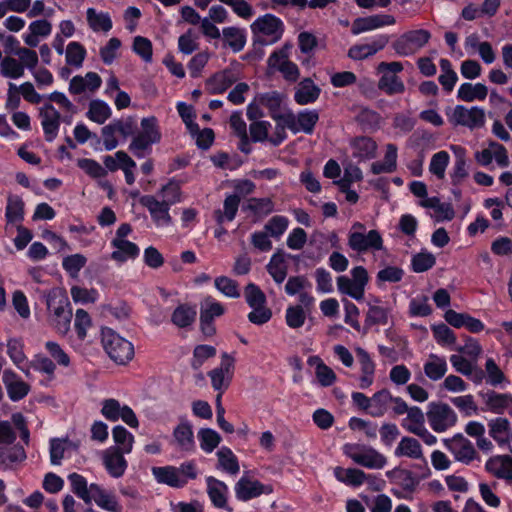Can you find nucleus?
Instances as JSON below:
<instances>
[{"mask_svg":"<svg viewBox=\"0 0 512 512\" xmlns=\"http://www.w3.org/2000/svg\"><path fill=\"white\" fill-rule=\"evenodd\" d=\"M350 147L353 149V157L359 161L371 160L376 157L378 145L369 136H356L350 140Z\"/></svg>","mask_w":512,"mask_h":512,"instance_id":"22","label":"nucleus"},{"mask_svg":"<svg viewBox=\"0 0 512 512\" xmlns=\"http://www.w3.org/2000/svg\"><path fill=\"white\" fill-rule=\"evenodd\" d=\"M225 44L234 52L242 51L247 42V34L245 29L230 26L222 30Z\"/></svg>","mask_w":512,"mask_h":512,"instance_id":"35","label":"nucleus"},{"mask_svg":"<svg viewBox=\"0 0 512 512\" xmlns=\"http://www.w3.org/2000/svg\"><path fill=\"white\" fill-rule=\"evenodd\" d=\"M196 306L188 303L179 304L171 315V322L176 327L184 329L190 327L196 320Z\"/></svg>","mask_w":512,"mask_h":512,"instance_id":"31","label":"nucleus"},{"mask_svg":"<svg viewBox=\"0 0 512 512\" xmlns=\"http://www.w3.org/2000/svg\"><path fill=\"white\" fill-rule=\"evenodd\" d=\"M237 81V76L230 68L216 72L206 80L210 94L218 95L224 93Z\"/></svg>","mask_w":512,"mask_h":512,"instance_id":"24","label":"nucleus"},{"mask_svg":"<svg viewBox=\"0 0 512 512\" xmlns=\"http://www.w3.org/2000/svg\"><path fill=\"white\" fill-rule=\"evenodd\" d=\"M1 74L10 79H19L24 75V65L13 57H5L0 64Z\"/></svg>","mask_w":512,"mask_h":512,"instance_id":"56","label":"nucleus"},{"mask_svg":"<svg viewBox=\"0 0 512 512\" xmlns=\"http://www.w3.org/2000/svg\"><path fill=\"white\" fill-rule=\"evenodd\" d=\"M132 50L140 56L146 63H150L153 58L152 42L143 36H136L133 40Z\"/></svg>","mask_w":512,"mask_h":512,"instance_id":"63","label":"nucleus"},{"mask_svg":"<svg viewBox=\"0 0 512 512\" xmlns=\"http://www.w3.org/2000/svg\"><path fill=\"white\" fill-rule=\"evenodd\" d=\"M389 36L387 34H378L371 38L369 43L355 44L348 50L347 56L355 61H362L374 56L379 51L383 50L389 43Z\"/></svg>","mask_w":512,"mask_h":512,"instance_id":"10","label":"nucleus"},{"mask_svg":"<svg viewBox=\"0 0 512 512\" xmlns=\"http://www.w3.org/2000/svg\"><path fill=\"white\" fill-rule=\"evenodd\" d=\"M46 305L54 316L57 330L67 332L72 318L68 296L59 289H52L46 296Z\"/></svg>","mask_w":512,"mask_h":512,"instance_id":"4","label":"nucleus"},{"mask_svg":"<svg viewBox=\"0 0 512 512\" xmlns=\"http://www.w3.org/2000/svg\"><path fill=\"white\" fill-rule=\"evenodd\" d=\"M486 382L487 384L501 388H505L511 382L500 369L493 358H487L485 362Z\"/></svg>","mask_w":512,"mask_h":512,"instance_id":"40","label":"nucleus"},{"mask_svg":"<svg viewBox=\"0 0 512 512\" xmlns=\"http://www.w3.org/2000/svg\"><path fill=\"white\" fill-rule=\"evenodd\" d=\"M111 246L116 249L111 254L112 259L116 261L125 262L137 258L140 254L138 245L126 239H113Z\"/></svg>","mask_w":512,"mask_h":512,"instance_id":"29","label":"nucleus"},{"mask_svg":"<svg viewBox=\"0 0 512 512\" xmlns=\"http://www.w3.org/2000/svg\"><path fill=\"white\" fill-rule=\"evenodd\" d=\"M337 287L340 293L348 295L356 301H361L364 298L365 290L347 276L337 277Z\"/></svg>","mask_w":512,"mask_h":512,"instance_id":"55","label":"nucleus"},{"mask_svg":"<svg viewBox=\"0 0 512 512\" xmlns=\"http://www.w3.org/2000/svg\"><path fill=\"white\" fill-rule=\"evenodd\" d=\"M451 150L455 156L454 166L450 172L451 183L453 186H459L469 175L466 160L467 150L460 145H452Z\"/></svg>","mask_w":512,"mask_h":512,"instance_id":"25","label":"nucleus"},{"mask_svg":"<svg viewBox=\"0 0 512 512\" xmlns=\"http://www.w3.org/2000/svg\"><path fill=\"white\" fill-rule=\"evenodd\" d=\"M141 131L139 132L141 135L150 138L157 143H159L162 139V133L159 127V121L155 116L144 117L141 120Z\"/></svg>","mask_w":512,"mask_h":512,"instance_id":"59","label":"nucleus"},{"mask_svg":"<svg viewBox=\"0 0 512 512\" xmlns=\"http://www.w3.org/2000/svg\"><path fill=\"white\" fill-rule=\"evenodd\" d=\"M286 258H291L295 261L299 260V256L285 253L283 250L278 249L270 258L266 266L267 272L277 284H281L287 277L288 267Z\"/></svg>","mask_w":512,"mask_h":512,"instance_id":"20","label":"nucleus"},{"mask_svg":"<svg viewBox=\"0 0 512 512\" xmlns=\"http://www.w3.org/2000/svg\"><path fill=\"white\" fill-rule=\"evenodd\" d=\"M321 89L311 78H304L298 85L294 100L299 105H308L317 101Z\"/></svg>","mask_w":512,"mask_h":512,"instance_id":"27","label":"nucleus"},{"mask_svg":"<svg viewBox=\"0 0 512 512\" xmlns=\"http://www.w3.org/2000/svg\"><path fill=\"white\" fill-rule=\"evenodd\" d=\"M488 94L487 87L482 83L472 84L469 82L462 83L457 92V98L465 102H473L474 100H485Z\"/></svg>","mask_w":512,"mask_h":512,"instance_id":"36","label":"nucleus"},{"mask_svg":"<svg viewBox=\"0 0 512 512\" xmlns=\"http://www.w3.org/2000/svg\"><path fill=\"white\" fill-rule=\"evenodd\" d=\"M87 21L93 31L108 32L112 29L113 23L108 13H97L94 8H88Z\"/></svg>","mask_w":512,"mask_h":512,"instance_id":"48","label":"nucleus"},{"mask_svg":"<svg viewBox=\"0 0 512 512\" xmlns=\"http://www.w3.org/2000/svg\"><path fill=\"white\" fill-rule=\"evenodd\" d=\"M422 468L423 473L416 474L408 469L397 466L386 471V477L391 483L399 485L405 492L413 494L417 490L420 482L428 478L431 474V470L426 460H424Z\"/></svg>","mask_w":512,"mask_h":512,"instance_id":"7","label":"nucleus"},{"mask_svg":"<svg viewBox=\"0 0 512 512\" xmlns=\"http://www.w3.org/2000/svg\"><path fill=\"white\" fill-rule=\"evenodd\" d=\"M390 309L376 304L368 303L362 334L365 335L373 326L387 325Z\"/></svg>","mask_w":512,"mask_h":512,"instance_id":"28","label":"nucleus"},{"mask_svg":"<svg viewBox=\"0 0 512 512\" xmlns=\"http://www.w3.org/2000/svg\"><path fill=\"white\" fill-rule=\"evenodd\" d=\"M426 415L430 427L437 433L445 432L458 421L455 411L443 402H430Z\"/></svg>","mask_w":512,"mask_h":512,"instance_id":"6","label":"nucleus"},{"mask_svg":"<svg viewBox=\"0 0 512 512\" xmlns=\"http://www.w3.org/2000/svg\"><path fill=\"white\" fill-rule=\"evenodd\" d=\"M253 46H266L279 41L284 33L283 21L270 13L259 16L252 24Z\"/></svg>","mask_w":512,"mask_h":512,"instance_id":"2","label":"nucleus"},{"mask_svg":"<svg viewBox=\"0 0 512 512\" xmlns=\"http://www.w3.org/2000/svg\"><path fill=\"white\" fill-rule=\"evenodd\" d=\"M430 39L431 33L426 29L409 30L401 34L392 43V48L399 56H412L423 48Z\"/></svg>","mask_w":512,"mask_h":512,"instance_id":"5","label":"nucleus"},{"mask_svg":"<svg viewBox=\"0 0 512 512\" xmlns=\"http://www.w3.org/2000/svg\"><path fill=\"white\" fill-rule=\"evenodd\" d=\"M101 342L109 358L118 365H126L134 357V345L113 329L105 327L101 331Z\"/></svg>","mask_w":512,"mask_h":512,"instance_id":"3","label":"nucleus"},{"mask_svg":"<svg viewBox=\"0 0 512 512\" xmlns=\"http://www.w3.org/2000/svg\"><path fill=\"white\" fill-rule=\"evenodd\" d=\"M7 354L11 361L21 368L27 357L24 353V343L20 338H9L7 341Z\"/></svg>","mask_w":512,"mask_h":512,"instance_id":"60","label":"nucleus"},{"mask_svg":"<svg viewBox=\"0 0 512 512\" xmlns=\"http://www.w3.org/2000/svg\"><path fill=\"white\" fill-rule=\"evenodd\" d=\"M235 496L239 501L247 502L262 494L273 492L271 485H265L258 480H251L245 476L241 477L234 487Z\"/></svg>","mask_w":512,"mask_h":512,"instance_id":"11","label":"nucleus"},{"mask_svg":"<svg viewBox=\"0 0 512 512\" xmlns=\"http://www.w3.org/2000/svg\"><path fill=\"white\" fill-rule=\"evenodd\" d=\"M112 437L116 444L115 447H120V449L126 454H129L132 451L134 436L124 426H114L112 429Z\"/></svg>","mask_w":512,"mask_h":512,"instance_id":"53","label":"nucleus"},{"mask_svg":"<svg viewBox=\"0 0 512 512\" xmlns=\"http://www.w3.org/2000/svg\"><path fill=\"white\" fill-rule=\"evenodd\" d=\"M478 395L482 398L486 408L482 411H490L495 414H503L512 405L511 393H499L495 390L479 391Z\"/></svg>","mask_w":512,"mask_h":512,"instance_id":"17","label":"nucleus"},{"mask_svg":"<svg viewBox=\"0 0 512 512\" xmlns=\"http://www.w3.org/2000/svg\"><path fill=\"white\" fill-rule=\"evenodd\" d=\"M488 427L489 435L499 444V446L509 443L510 439L508 437H501V435L509 434L510 432L511 425L507 418L497 417L492 419L489 421Z\"/></svg>","mask_w":512,"mask_h":512,"instance_id":"42","label":"nucleus"},{"mask_svg":"<svg viewBox=\"0 0 512 512\" xmlns=\"http://www.w3.org/2000/svg\"><path fill=\"white\" fill-rule=\"evenodd\" d=\"M335 477L340 482H343L347 485L358 487L361 486L367 478V474L357 468H347L343 469L337 467L335 469Z\"/></svg>","mask_w":512,"mask_h":512,"instance_id":"43","label":"nucleus"},{"mask_svg":"<svg viewBox=\"0 0 512 512\" xmlns=\"http://www.w3.org/2000/svg\"><path fill=\"white\" fill-rule=\"evenodd\" d=\"M216 455L218 457V469H221L231 475H236L239 473L240 466L238 458L229 447L222 446L217 451Z\"/></svg>","mask_w":512,"mask_h":512,"instance_id":"39","label":"nucleus"},{"mask_svg":"<svg viewBox=\"0 0 512 512\" xmlns=\"http://www.w3.org/2000/svg\"><path fill=\"white\" fill-rule=\"evenodd\" d=\"M26 458V451L19 443L0 446V465L6 468H11L14 464L21 463Z\"/></svg>","mask_w":512,"mask_h":512,"instance_id":"33","label":"nucleus"},{"mask_svg":"<svg viewBox=\"0 0 512 512\" xmlns=\"http://www.w3.org/2000/svg\"><path fill=\"white\" fill-rule=\"evenodd\" d=\"M205 480L207 484V494L212 505L218 509L232 511L227 504L229 488L226 483L214 476H207Z\"/></svg>","mask_w":512,"mask_h":512,"instance_id":"19","label":"nucleus"},{"mask_svg":"<svg viewBox=\"0 0 512 512\" xmlns=\"http://www.w3.org/2000/svg\"><path fill=\"white\" fill-rule=\"evenodd\" d=\"M7 223H17L24 219V202L19 196H9L5 210Z\"/></svg>","mask_w":512,"mask_h":512,"instance_id":"52","label":"nucleus"},{"mask_svg":"<svg viewBox=\"0 0 512 512\" xmlns=\"http://www.w3.org/2000/svg\"><path fill=\"white\" fill-rule=\"evenodd\" d=\"M392 396L391 392L386 388L374 393L371 397V410H369L368 413L372 417H382L387 412L388 404L391 403Z\"/></svg>","mask_w":512,"mask_h":512,"instance_id":"41","label":"nucleus"},{"mask_svg":"<svg viewBox=\"0 0 512 512\" xmlns=\"http://www.w3.org/2000/svg\"><path fill=\"white\" fill-rule=\"evenodd\" d=\"M429 358L431 360L424 364L425 375L433 381L440 380L444 377L448 369L446 360L436 354H430Z\"/></svg>","mask_w":512,"mask_h":512,"instance_id":"45","label":"nucleus"},{"mask_svg":"<svg viewBox=\"0 0 512 512\" xmlns=\"http://www.w3.org/2000/svg\"><path fill=\"white\" fill-rule=\"evenodd\" d=\"M450 122L454 125L466 126L469 128H478L485 123V113L480 107L474 106L467 109L463 105H457L450 117Z\"/></svg>","mask_w":512,"mask_h":512,"instance_id":"13","label":"nucleus"},{"mask_svg":"<svg viewBox=\"0 0 512 512\" xmlns=\"http://www.w3.org/2000/svg\"><path fill=\"white\" fill-rule=\"evenodd\" d=\"M255 99L260 105L269 110V115L273 120L284 121L285 113H280V108L284 99L283 93L276 90L259 93Z\"/></svg>","mask_w":512,"mask_h":512,"instance_id":"26","label":"nucleus"},{"mask_svg":"<svg viewBox=\"0 0 512 512\" xmlns=\"http://www.w3.org/2000/svg\"><path fill=\"white\" fill-rule=\"evenodd\" d=\"M378 87L387 95L401 94L405 91V85L400 77L385 73L380 77Z\"/></svg>","mask_w":512,"mask_h":512,"instance_id":"54","label":"nucleus"},{"mask_svg":"<svg viewBox=\"0 0 512 512\" xmlns=\"http://www.w3.org/2000/svg\"><path fill=\"white\" fill-rule=\"evenodd\" d=\"M450 156L447 151L441 150L435 153L430 161L429 170L437 178L442 179L449 164Z\"/></svg>","mask_w":512,"mask_h":512,"instance_id":"62","label":"nucleus"},{"mask_svg":"<svg viewBox=\"0 0 512 512\" xmlns=\"http://www.w3.org/2000/svg\"><path fill=\"white\" fill-rule=\"evenodd\" d=\"M436 342L442 346L452 345L456 342V335L446 324L439 323L431 326Z\"/></svg>","mask_w":512,"mask_h":512,"instance_id":"64","label":"nucleus"},{"mask_svg":"<svg viewBox=\"0 0 512 512\" xmlns=\"http://www.w3.org/2000/svg\"><path fill=\"white\" fill-rule=\"evenodd\" d=\"M444 446L450 451L454 458L466 465L478 458V453L473 443L461 433L455 434L451 439L443 440Z\"/></svg>","mask_w":512,"mask_h":512,"instance_id":"9","label":"nucleus"},{"mask_svg":"<svg viewBox=\"0 0 512 512\" xmlns=\"http://www.w3.org/2000/svg\"><path fill=\"white\" fill-rule=\"evenodd\" d=\"M157 142L137 133L129 144V151L138 159L145 158L152 152V145Z\"/></svg>","mask_w":512,"mask_h":512,"instance_id":"49","label":"nucleus"},{"mask_svg":"<svg viewBox=\"0 0 512 512\" xmlns=\"http://www.w3.org/2000/svg\"><path fill=\"white\" fill-rule=\"evenodd\" d=\"M225 313L223 304L209 297L205 300L200 309V322H214L216 317Z\"/></svg>","mask_w":512,"mask_h":512,"instance_id":"51","label":"nucleus"},{"mask_svg":"<svg viewBox=\"0 0 512 512\" xmlns=\"http://www.w3.org/2000/svg\"><path fill=\"white\" fill-rule=\"evenodd\" d=\"M345 453L356 464L368 469H381L387 463L386 457L371 447L368 448L365 452H348L347 450H345Z\"/></svg>","mask_w":512,"mask_h":512,"instance_id":"21","label":"nucleus"},{"mask_svg":"<svg viewBox=\"0 0 512 512\" xmlns=\"http://www.w3.org/2000/svg\"><path fill=\"white\" fill-rule=\"evenodd\" d=\"M485 469L498 479L512 481V456H492L486 461Z\"/></svg>","mask_w":512,"mask_h":512,"instance_id":"23","label":"nucleus"},{"mask_svg":"<svg viewBox=\"0 0 512 512\" xmlns=\"http://www.w3.org/2000/svg\"><path fill=\"white\" fill-rule=\"evenodd\" d=\"M140 203L146 207L152 220L157 226H168L172 218L169 214L170 207L173 205L166 200L158 201L152 195H145L140 199Z\"/></svg>","mask_w":512,"mask_h":512,"instance_id":"15","label":"nucleus"},{"mask_svg":"<svg viewBox=\"0 0 512 512\" xmlns=\"http://www.w3.org/2000/svg\"><path fill=\"white\" fill-rule=\"evenodd\" d=\"M86 54V49L81 43L72 41L66 48V63L70 66L81 67Z\"/></svg>","mask_w":512,"mask_h":512,"instance_id":"57","label":"nucleus"},{"mask_svg":"<svg viewBox=\"0 0 512 512\" xmlns=\"http://www.w3.org/2000/svg\"><path fill=\"white\" fill-rule=\"evenodd\" d=\"M173 436L182 451L194 452L196 445L194 441L193 427L189 421L178 424L173 431Z\"/></svg>","mask_w":512,"mask_h":512,"instance_id":"30","label":"nucleus"},{"mask_svg":"<svg viewBox=\"0 0 512 512\" xmlns=\"http://www.w3.org/2000/svg\"><path fill=\"white\" fill-rule=\"evenodd\" d=\"M450 402L466 417L478 414V407L474 401L473 395L471 394L451 397Z\"/></svg>","mask_w":512,"mask_h":512,"instance_id":"61","label":"nucleus"},{"mask_svg":"<svg viewBox=\"0 0 512 512\" xmlns=\"http://www.w3.org/2000/svg\"><path fill=\"white\" fill-rule=\"evenodd\" d=\"M395 456L402 457L406 456L412 459H422L426 460L423 457L422 447L420 442L412 437H403L399 442L397 448L394 451Z\"/></svg>","mask_w":512,"mask_h":512,"instance_id":"38","label":"nucleus"},{"mask_svg":"<svg viewBox=\"0 0 512 512\" xmlns=\"http://www.w3.org/2000/svg\"><path fill=\"white\" fill-rule=\"evenodd\" d=\"M41 118V125L44 132V138L47 142H52L56 139L61 123L60 112L50 102L45 103L39 112Z\"/></svg>","mask_w":512,"mask_h":512,"instance_id":"14","label":"nucleus"},{"mask_svg":"<svg viewBox=\"0 0 512 512\" xmlns=\"http://www.w3.org/2000/svg\"><path fill=\"white\" fill-rule=\"evenodd\" d=\"M68 480L70 482L72 492L86 504H90L92 497L88 490L86 478L79 473L73 472L68 475Z\"/></svg>","mask_w":512,"mask_h":512,"instance_id":"50","label":"nucleus"},{"mask_svg":"<svg viewBox=\"0 0 512 512\" xmlns=\"http://www.w3.org/2000/svg\"><path fill=\"white\" fill-rule=\"evenodd\" d=\"M395 23V17L389 14H374L367 17H358L352 23L351 33L353 35H359L364 32L394 25Z\"/></svg>","mask_w":512,"mask_h":512,"instance_id":"16","label":"nucleus"},{"mask_svg":"<svg viewBox=\"0 0 512 512\" xmlns=\"http://www.w3.org/2000/svg\"><path fill=\"white\" fill-rule=\"evenodd\" d=\"M184 183L185 180L172 177L165 185L162 186L161 193L167 198V202L174 205L181 201V186Z\"/></svg>","mask_w":512,"mask_h":512,"instance_id":"58","label":"nucleus"},{"mask_svg":"<svg viewBox=\"0 0 512 512\" xmlns=\"http://www.w3.org/2000/svg\"><path fill=\"white\" fill-rule=\"evenodd\" d=\"M348 245L358 253L369 250L378 251L383 248V239L377 230H370L367 234L355 231L349 234Z\"/></svg>","mask_w":512,"mask_h":512,"instance_id":"12","label":"nucleus"},{"mask_svg":"<svg viewBox=\"0 0 512 512\" xmlns=\"http://www.w3.org/2000/svg\"><path fill=\"white\" fill-rule=\"evenodd\" d=\"M241 197L238 194H229L223 202L224 210L217 209L214 211V218L218 225L224 223L225 220L233 221L237 215Z\"/></svg>","mask_w":512,"mask_h":512,"instance_id":"32","label":"nucleus"},{"mask_svg":"<svg viewBox=\"0 0 512 512\" xmlns=\"http://www.w3.org/2000/svg\"><path fill=\"white\" fill-rule=\"evenodd\" d=\"M9 375L15 376V373L8 370L4 371L3 381L6 383L8 397L13 402L20 401L28 395L30 386L22 380L7 383V378Z\"/></svg>","mask_w":512,"mask_h":512,"instance_id":"44","label":"nucleus"},{"mask_svg":"<svg viewBox=\"0 0 512 512\" xmlns=\"http://www.w3.org/2000/svg\"><path fill=\"white\" fill-rule=\"evenodd\" d=\"M152 475L157 483L171 488L182 489L189 480L198 477V469L194 460L185 461L179 467L166 465L151 468Z\"/></svg>","mask_w":512,"mask_h":512,"instance_id":"1","label":"nucleus"},{"mask_svg":"<svg viewBox=\"0 0 512 512\" xmlns=\"http://www.w3.org/2000/svg\"><path fill=\"white\" fill-rule=\"evenodd\" d=\"M355 121L363 132H375L380 127L381 115L375 110L363 107L356 115Z\"/></svg>","mask_w":512,"mask_h":512,"instance_id":"37","label":"nucleus"},{"mask_svg":"<svg viewBox=\"0 0 512 512\" xmlns=\"http://www.w3.org/2000/svg\"><path fill=\"white\" fill-rule=\"evenodd\" d=\"M124 454L120 447H110L105 451L103 464L111 477L120 478L124 475L128 466Z\"/></svg>","mask_w":512,"mask_h":512,"instance_id":"18","label":"nucleus"},{"mask_svg":"<svg viewBox=\"0 0 512 512\" xmlns=\"http://www.w3.org/2000/svg\"><path fill=\"white\" fill-rule=\"evenodd\" d=\"M200 448L205 453H212L218 447L222 438L220 434L212 428H201L197 433Z\"/></svg>","mask_w":512,"mask_h":512,"instance_id":"46","label":"nucleus"},{"mask_svg":"<svg viewBox=\"0 0 512 512\" xmlns=\"http://www.w3.org/2000/svg\"><path fill=\"white\" fill-rule=\"evenodd\" d=\"M112 114L110 106L103 100L95 99L89 104L87 117L98 124H103Z\"/></svg>","mask_w":512,"mask_h":512,"instance_id":"47","label":"nucleus"},{"mask_svg":"<svg viewBox=\"0 0 512 512\" xmlns=\"http://www.w3.org/2000/svg\"><path fill=\"white\" fill-rule=\"evenodd\" d=\"M397 169V146L388 144L383 161H376L371 164V173L379 175L392 173Z\"/></svg>","mask_w":512,"mask_h":512,"instance_id":"34","label":"nucleus"},{"mask_svg":"<svg viewBox=\"0 0 512 512\" xmlns=\"http://www.w3.org/2000/svg\"><path fill=\"white\" fill-rule=\"evenodd\" d=\"M319 121V113L316 110L304 109L298 112L297 116L293 111L288 110L285 113L284 122L288 129L293 133L304 132L311 135L314 132L315 126Z\"/></svg>","mask_w":512,"mask_h":512,"instance_id":"8","label":"nucleus"}]
</instances>
